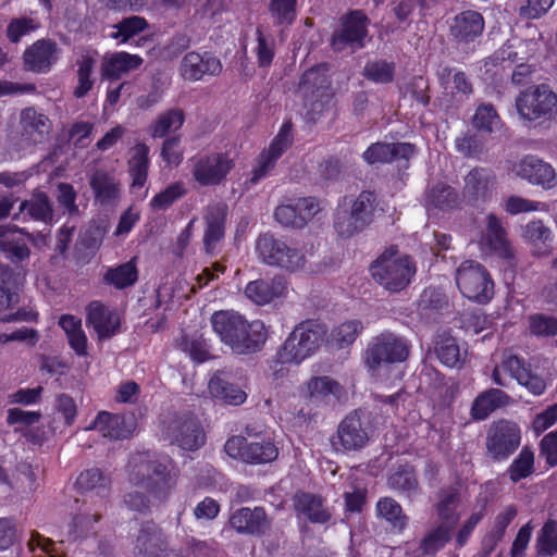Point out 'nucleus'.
<instances>
[{"label": "nucleus", "instance_id": "nucleus-35", "mask_svg": "<svg viewBox=\"0 0 557 557\" xmlns=\"http://www.w3.org/2000/svg\"><path fill=\"white\" fill-rule=\"evenodd\" d=\"M294 506L298 513L304 515L312 523H325L331 517L321 497L310 493L296 494Z\"/></svg>", "mask_w": 557, "mask_h": 557}, {"label": "nucleus", "instance_id": "nucleus-5", "mask_svg": "<svg viewBox=\"0 0 557 557\" xmlns=\"http://www.w3.org/2000/svg\"><path fill=\"white\" fill-rule=\"evenodd\" d=\"M326 336L324 325L306 321L297 325L281 347L283 360L299 364L314 354Z\"/></svg>", "mask_w": 557, "mask_h": 557}, {"label": "nucleus", "instance_id": "nucleus-43", "mask_svg": "<svg viewBox=\"0 0 557 557\" xmlns=\"http://www.w3.org/2000/svg\"><path fill=\"white\" fill-rule=\"evenodd\" d=\"M110 484V478L98 468L83 471L76 480V485L79 490L85 492L95 491L98 495L107 493Z\"/></svg>", "mask_w": 557, "mask_h": 557}, {"label": "nucleus", "instance_id": "nucleus-23", "mask_svg": "<svg viewBox=\"0 0 557 557\" xmlns=\"http://www.w3.org/2000/svg\"><path fill=\"white\" fill-rule=\"evenodd\" d=\"M414 151V146L409 143H375L363 152V159L369 164L408 161Z\"/></svg>", "mask_w": 557, "mask_h": 557}, {"label": "nucleus", "instance_id": "nucleus-41", "mask_svg": "<svg viewBox=\"0 0 557 557\" xmlns=\"http://www.w3.org/2000/svg\"><path fill=\"white\" fill-rule=\"evenodd\" d=\"M459 197L455 188L445 184L436 183L426 193V207L447 210L458 205Z\"/></svg>", "mask_w": 557, "mask_h": 557}, {"label": "nucleus", "instance_id": "nucleus-64", "mask_svg": "<svg viewBox=\"0 0 557 557\" xmlns=\"http://www.w3.org/2000/svg\"><path fill=\"white\" fill-rule=\"evenodd\" d=\"M184 194V185L182 183H173L152 198L151 206L154 209L164 210Z\"/></svg>", "mask_w": 557, "mask_h": 557}, {"label": "nucleus", "instance_id": "nucleus-13", "mask_svg": "<svg viewBox=\"0 0 557 557\" xmlns=\"http://www.w3.org/2000/svg\"><path fill=\"white\" fill-rule=\"evenodd\" d=\"M320 210V202L315 198L305 197L293 203L278 206L275 209L274 218L283 226L301 228Z\"/></svg>", "mask_w": 557, "mask_h": 557}, {"label": "nucleus", "instance_id": "nucleus-6", "mask_svg": "<svg viewBox=\"0 0 557 557\" xmlns=\"http://www.w3.org/2000/svg\"><path fill=\"white\" fill-rule=\"evenodd\" d=\"M408 342L392 332L374 336L364 350L363 361L369 371L375 372L381 367L405 361L409 356Z\"/></svg>", "mask_w": 557, "mask_h": 557}, {"label": "nucleus", "instance_id": "nucleus-22", "mask_svg": "<svg viewBox=\"0 0 557 557\" xmlns=\"http://www.w3.org/2000/svg\"><path fill=\"white\" fill-rule=\"evenodd\" d=\"M227 216V206L218 202L208 206L203 220L206 230L203 234V246L207 253H213L216 245L223 239L225 233V222Z\"/></svg>", "mask_w": 557, "mask_h": 557}, {"label": "nucleus", "instance_id": "nucleus-60", "mask_svg": "<svg viewBox=\"0 0 557 557\" xmlns=\"http://www.w3.org/2000/svg\"><path fill=\"white\" fill-rule=\"evenodd\" d=\"M388 485L393 490L407 493L408 496L414 495L418 491V481L414 473L409 468H399L389 475Z\"/></svg>", "mask_w": 557, "mask_h": 557}, {"label": "nucleus", "instance_id": "nucleus-38", "mask_svg": "<svg viewBox=\"0 0 557 557\" xmlns=\"http://www.w3.org/2000/svg\"><path fill=\"white\" fill-rule=\"evenodd\" d=\"M21 277L12 269H5L0 277V311H7L20 304Z\"/></svg>", "mask_w": 557, "mask_h": 557}, {"label": "nucleus", "instance_id": "nucleus-42", "mask_svg": "<svg viewBox=\"0 0 557 557\" xmlns=\"http://www.w3.org/2000/svg\"><path fill=\"white\" fill-rule=\"evenodd\" d=\"M278 450L270 441L248 442L244 453V462L246 463H267L277 458Z\"/></svg>", "mask_w": 557, "mask_h": 557}, {"label": "nucleus", "instance_id": "nucleus-18", "mask_svg": "<svg viewBox=\"0 0 557 557\" xmlns=\"http://www.w3.org/2000/svg\"><path fill=\"white\" fill-rule=\"evenodd\" d=\"M230 525L240 534L261 535L270 529L271 521L262 507H243L231 515Z\"/></svg>", "mask_w": 557, "mask_h": 557}, {"label": "nucleus", "instance_id": "nucleus-3", "mask_svg": "<svg viewBox=\"0 0 557 557\" xmlns=\"http://www.w3.org/2000/svg\"><path fill=\"white\" fill-rule=\"evenodd\" d=\"M255 252L261 263L289 272L304 269L308 262L305 247H298L271 233H262L257 237Z\"/></svg>", "mask_w": 557, "mask_h": 557}, {"label": "nucleus", "instance_id": "nucleus-2", "mask_svg": "<svg viewBox=\"0 0 557 557\" xmlns=\"http://www.w3.org/2000/svg\"><path fill=\"white\" fill-rule=\"evenodd\" d=\"M372 277L385 289L397 293L405 289L417 272L416 262L397 246L386 248L370 268Z\"/></svg>", "mask_w": 557, "mask_h": 557}, {"label": "nucleus", "instance_id": "nucleus-11", "mask_svg": "<svg viewBox=\"0 0 557 557\" xmlns=\"http://www.w3.org/2000/svg\"><path fill=\"white\" fill-rule=\"evenodd\" d=\"M164 435L185 450H196L205 444V432L196 417L189 413L175 414L164 425Z\"/></svg>", "mask_w": 557, "mask_h": 557}, {"label": "nucleus", "instance_id": "nucleus-45", "mask_svg": "<svg viewBox=\"0 0 557 557\" xmlns=\"http://www.w3.org/2000/svg\"><path fill=\"white\" fill-rule=\"evenodd\" d=\"M484 29L483 16L475 11H466L455 17L451 25L454 35H481Z\"/></svg>", "mask_w": 557, "mask_h": 557}, {"label": "nucleus", "instance_id": "nucleus-51", "mask_svg": "<svg viewBox=\"0 0 557 557\" xmlns=\"http://www.w3.org/2000/svg\"><path fill=\"white\" fill-rule=\"evenodd\" d=\"M0 251L3 252L11 262H22L30 256L29 248L9 236L7 230H0Z\"/></svg>", "mask_w": 557, "mask_h": 557}, {"label": "nucleus", "instance_id": "nucleus-48", "mask_svg": "<svg viewBox=\"0 0 557 557\" xmlns=\"http://www.w3.org/2000/svg\"><path fill=\"white\" fill-rule=\"evenodd\" d=\"M376 511L381 518L398 530H403L407 524V517L400 505L391 497L381 498L376 504Z\"/></svg>", "mask_w": 557, "mask_h": 557}, {"label": "nucleus", "instance_id": "nucleus-49", "mask_svg": "<svg viewBox=\"0 0 557 557\" xmlns=\"http://www.w3.org/2000/svg\"><path fill=\"white\" fill-rule=\"evenodd\" d=\"M534 472V453L529 447H523L508 468V474L512 482L517 483L530 476Z\"/></svg>", "mask_w": 557, "mask_h": 557}, {"label": "nucleus", "instance_id": "nucleus-56", "mask_svg": "<svg viewBox=\"0 0 557 557\" xmlns=\"http://www.w3.org/2000/svg\"><path fill=\"white\" fill-rule=\"evenodd\" d=\"M438 359L447 367H456L462 360V355L454 337L443 335L435 347Z\"/></svg>", "mask_w": 557, "mask_h": 557}, {"label": "nucleus", "instance_id": "nucleus-28", "mask_svg": "<svg viewBox=\"0 0 557 557\" xmlns=\"http://www.w3.org/2000/svg\"><path fill=\"white\" fill-rule=\"evenodd\" d=\"M285 289L282 277L275 276L271 280L259 278L247 284L245 295L257 305H267L274 298L280 297Z\"/></svg>", "mask_w": 557, "mask_h": 557}, {"label": "nucleus", "instance_id": "nucleus-52", "mask_svg": "<svg viewBox=\"0 0 557 557\" xmlns=\"http://www.w3.org/2000/svg\"><path fill=\"white\" fill-rule=\"evenodd\" d=\"M341 35H367L370 18L362 10H350L341 17Z\"/></svg>", "mask_w": 557, "mask_h": 557}, {"label": "nucleus", "instance_id": "nucleus-27", "mask_svg": "<svg viewBox=\"0 0 557 557\" xmlns=\"http://www.w3.org/2000/svg\"><path fill=\"white\" fill-rule=\"evenodd\" d=\"M143 64V59L137 54L127 52H117L103 58L101 64V75L107 79H119L123 75L138 69Z\"/></svg>", "mask_w": 557, "mask_h": 557}, {"label": "nucleus", "instance_id": "nucleus-36", "mask_svg": "<svg viewBox=\"0 0 557 557\" xmlns=\"http://www.w3.org/2000/svg\"><path fill=\"white\" fill-rule=\"evenodd\" d=\"M124 424L125 418L123 416L101 411L86 430H97L104 437L117 440L127 437L129 434V430H126Z\"/></svg>", "mask_w": 557, "mask_h": 557}, {"label": "nucleus", "instance_id": "nucleus-8", "mask_svg": "<svg viewBox=\"0 0 557 557\" xmlns=\"http://www.w3.org/2000/svg\"><path fill=\"white\" fill-rule=\"evenodd\" d=\"M372 429L366 421L361 410L349 412L338 424L332 437V446L336 451L349 453L362 449L370 441Z\"/></svg>", "mask_w": 557, "mask_h": 557}, {"label": "nucleus", "instance_id": "nucleus-32", "mask_svg": "<svg viewBox=\"0 0 557 557\" xmlns=\"http://www.w3.org/2000/svg\"><path fill=\"white\" fill-rule=\"evenodd\" d=\"M460 503L459 488L456 486L443 487L437 493V502L435 505L436 513L440 522L456 525L459 516L456 510Z\"/></svg>", "mask_w": 557, "mask_h": 557}, {"label": "nucleus", "instance_id": "nucleus-4", "mask_svg": "<svg viewBox=\"0 0 557 557\" xmlns=\"http://www.w3.org/2000/svg\"><path fill=\"white\" fill-rule=\"evenodd\" d=\"M375 201L373 193L361 191L355 200L339 205L333 220L338 236L350 238L368 227L373 222Z\"/></svg>", "mask_w": 557, "mask_h": 557}, {"label": "nucleus", "instance_id": "nucleus-59", "mask_svg": "<svg viewBox=\"0 0 557 557\" xmlns=\"http://www.w3.org/2000/svg\"><path fill=\"white\" fill-rule=\"evenodd\" d=\"M363 330V325L358 320L342 323L332 332V341L339 347L351 345Z\"/></svg>", "mask_w": 557, "mask_h": 557}, {"label": "nucleus", "instance_id": "nucleus-63", "mask_svg": "<svg viewBox=\"0 0 557 557\" xmlns=\"http://www.w3.org/2000/svg\"><path fill=\"white\" fill-rule=\"evenodd\" d=\"M297 0H271L270 11L281 25H289L296 16Z\"/></svg>", "mask_w": 557, "mask_h": 557}, {"label": "nucleus", "instance_id": "nucleus-15", "mask_svg": "<svg viewBox=\"0 0 557 557\" xmlns=\"http://www.w3.org/2000/svg\"><path fill=\"white\" fill-rule=\"evenodd\" d=\"M292 143V123L286 122L272 140L269 149L261 153L258 166L252 172L250 183L256 184L263 178L274 168L276 160L287 150Z\"/></svg>", "mask_w": 557, "mask_h": 557}, {"label": "nucleus", "instance_id": "nucleus-46", "mask_svg": "<svg viewBox=\"0 0 557 557\" xmlns=\"http://www.w3.org/2000/svg\"><path fill=\"white\" fill-rule=\"evenodd\" d=\"M95 63V59L87 54L82 55L77 60V86L73 90L74 97L83 98L91 90L95 83L91 78Z\"/></svg>", "mask_w": 557, "mask_h": 557}, {"label": "nucleus", "instance_id": "nucleus-44", "mask_svg": "<svg viewBox=\"0 0 557 557\" xmlns=\"http://www.w3.org/2000/svg\"><path fill=\"white\" fill-rule=\"evenodd\" d=\"M456 149L466 158H480L485 152V138L478 132H466L455 140Z\"/></svg>", "mask_w": 557, "mask_h": 557}, {"label": "nucleus", "instance_id": "nucleus-40", "mask_svg": "<svg viewBox=\"0 0 557 557\" xmlns=\"http://www.w3.org/2000/svg\"><path fill=\"white\" fill-rule=\"evenodd\" d=\"M210 394L230 405H240L246 400V393L238 386L230 383L221 373L214 374L209 382Z\"/></svg>", "mask_w": 557, "mask_h": 557}, {"label": "nucleus", "instance_id": "nucleus-1", "mask_svg": "<svg viewBox=\"0 0 557 557\" xmlns=\"http://www.w3.org/2000/svg\"><path fill=\"white\" fill-rule=\"evenodd\" d=\"M210 322L221 342L235 354L257 352L267 341L264 324L261 321L249 322L234 310L215 311Z\"/></svg>", "mask_w": 557, "mask_h": 557}, {"label": "nucleus", "instance_id": "nucleus-50", "mask_svg": "<svg viewBox=\"0 0 557 557\" xmlns=\"http://www.w3.org/2000/svg\"><path fill=\"white\" fill-rule=\"evenodd\" d=\"M472 125L479 132L493 133L500 125V119L490 103L480 104L472 117Z\"/></svg>", "mask_w": 557, "mask_h": 557}, {"label": "nucleus", "instance_id": "nucleus-37", "mask_svg": "<svg viewBox=\"0 0 557 557\" xmlns=\"http://www.w3.org/2000/svg\"><path fill=\"white\" fill-rule=\"evenodd\" d=\"M20 122L23 134L28 136L34 143L41 141L51 127L49 119L33 108L22 110Z\"/></svg>", "mask_w": 557, "mask_h": 557}, {"label": "nucleus", "instance_id": "nucleus-53", "mask_svg": "<svg viewBox=\"0 0 557 557\" xmlns=\"http://www.w3.org/2000/svg\"><path fill=\"white\" fill-rule=\"evenodd\" d=\"M536 549L539 555L553 556L557 553V521H546L537 534Z\"/></svg>", "mask_w": 557, "mask_h": 557}, {"label": "nucleus", "instance_id": "nucleus-7", "mask_svg": "<svg viewBox=\"0 0 557 557\" xmlns=\"http://www.w3.org/2000/svg\"><path fill=\"white\" fill-rule=\"evenodd\" d=\"M456 283L461 294L479 304L490 301L494 295V282L481 263L463 261L456 271Z\"/></svg>", "mask_w": 557, "mask_h": 557}, {"label": "nucleus", "instance_id": "nucleus-54", "mask_svg": "<svg viewBox=\"0 0 557 557\" xmlns=\"http://www.w3.org/2000/svg\"><path fill=\"white\" fill-rule=\"evenodd\" d=\"M307 389L311 398L324 399L329 396L338 398L342 392L341 385L329 376H317L309 380Z\"/></svg>", "mask_w": 557, "mask_h": 557}, {"label": "nucleus", "instance_id": "nucleus-39", "mask_svg": "<svg viewBox=\"0 0 557 557\" xmlns=\"http://www.w3.org/2000/svg\"><path fill=\"white\" fill-rule=\"evenodd\" d=\"M185 114L182 109H170L160 113L149 126L152 138H165L171 133L177 132L184 124Z\"/></svg>", "mask_w": 557, "mask_h": 557}, {"label": "nucleus", "instance_id": "nucleus-20", "mask_svg": "<svg viewBox=\"0 0 557 557\" xmlns=\"http://www.w3.org/2000/svg\"><path fill=\"white\" fill-rule=\"evenodd\" d=\"M89 185L95 201L101 206L115 205L121 196V183L113 172L96 169L89 175Z\"/></svg>", "mask_w": 557, "mask_h": 557}, {"label": "nucleus", "instance_id": "nucleus-30", "mask_svg": "<svg viewBox=\"0 0 557 557\" xmlns=\"http://www.w3.org/2000/svg\"><path fill=\"white\" fill-rule=\"evenodd\" d=\"M495 176L486 168H474L465 176L463 196L470 199H485L494 186Z\"/></svg>", "mask_w": 557, "mask_h": 557}, {"label": "nucleus", "instance_id": "nucleus-55", "mask_svg": "<svg viewBox=\"0 0 557 557\" xmlns=\"http://www.w3.org/2000/svg\"><path fill=\"white\" fill-rule=\"evenodd\" d=\"M454 525L440 522L438 527L430 532L421 542V548L424 554L432 555L450 540Z\"/></svg>", "mask_w": 557, "mask_h": 557}, {"label": "nucleus", "instance_id": "nucleus-58", "mask_svg": "<svg viewBox=\"0 0 557 557\" xmlns=\"http://www.w3.org/2000/svg\"><path fill=\"white\" fill-rule=\"evenodd\" d=\"M100 513L86 508L83 512L76 515L70 525V534L73 539L88 535L94 530V524L100 519Z\"/></svg>", "mask_w": 557, "mask_h": 557}, {"label": "nucleus", "instance_id": "nucleus-62", "mask_svg": "<svg viewBox=\"0 0 557 557\" xmlns=\"http://www.w3.org/2000/svg\"><path fill=\"white\" fill-rule=\"evenodd\" d=\"M530 332L536 336H555L557 335V319L543 313L530 315Z\"/></svg>", "mask_w": 557, "mask_h": 557}, {"label": "nucleus", "instance_id": "nucleus-26", "mask_svg": "<svg viewBox=\"0 0 557 557\" xmlns=\"http://www.w3.org/2000/svg\"><path fill=\"white\" fill-rule=\"evenodd\" d=\"M23 213L29 219L45 224H50L54 218L52 202L48 195L40 190H36L29 199L21 202L18 212L13 215V220H17Z\"/></svg>", "mask_w": 557, "mask_h": 557}, {"label": "nucleus", "instance_id": "nucleus-19", "mask_svg": "<svg viewBox=\"0 0 557 557\" xmlns=\"http://www.w3.org/2000/svg\"><path fill=\"white\" fill-rule=\"evenodd\" d=\"M516 174L533 185L550 189L556 183V173L552 165L535 156H527L517 164Z\"/></svg>", "mask_w": 557, "mask_h": 557}, {"label": "nucleus", "instance_id": "nucleus-24", "mask_svg": "<svg viewBox=\"0 0 557 557\" xmlns=\"http://www.w3.org/2000/svg\"><path fill=\"white\" fill-rule=\"evenodd\" d=\"M23 58L28 71L46 73L57 61V45L51 39H39L26 49Z\"/></svg>", "mask_w": 557, "mask_h": 557}, {"label": "nucleus", "instance_id": "nucleus-47", "mask_svg": "<svg viewBox=\"0 0 557 557\" xmlns=\"http://www.w3.org/2000/svg\"><path fill=\"white\" fill-rule=\"evenodd\" d=\"M362 75L375 84H388L395 75V63L385 60L368 61L362 70Z\"/></svg>", "mask_w": 557, "mask_h": 557}, {"label": "nucleus", "instance_id": "nucleus-12", "mask_svg": "<svg viewBox=\"0 0 557 557\" xmlns=\"http://www.w3.org/2000/svg\"><path fill=\"white\" fill-rule=\"evenodd\" d=\"M131 482L161 499L170 488L166 467L157 460L140 459L133 467Z\"/></svg>", "mask_w": 557, "mask_h": 557}, {"label": "nucleus", "instance_id": "nucleus-9", "mask_svg": "<svg viewBox=\"0 0 557 557\" xmlns=\"http://www.w3.org/2000/svg\"><path fill=\"white\" fill-rule=\"evenodd\" d=\"M516 108L524 120H549L557 113V95L545 84L530 87L518 96Z\"/></svg>", "mask_w": 557, "mask_h": 557}, {"label": "nucleus", "instance_id": "nucleus-21", "mask_svg": "<svg viewBox=\"0 0 557 557\" xmlns=\"http://www.w3.org/2000/svg\"><path fill=\"white\" fill-rule=\"evenodd\" d=\"M86 311V323L94 327L99 339L111 338L119 332V314L102 302L91 301Z\"/></svg>", "mask_w": 557, "mask_h": 557}, {"label": "nucleus", "instance_id": "nucleus-14", "mask_svg": "<svg viewBox=\"0 0 557 557\" xmlns=\"http://www.w3.org/2000/svg\"><path fill=\"white\" fill-rule=\"evenodd\" d=\"M233 160L224 153H212L199 158L193 169L195 180L203 185H218L233 169Z\"/></svg>", "mask_w": 557, "mask_h": 557}, {"label": "nucleus", "instance_id": "nucleus-31", "mask_svg": "<svg viewBox=\"0 0 557 557\" xmlns=\"http://www.w3.org/2000/svg\"><path fill=\"white\" fill-rule=\"evenodd\" d=\"M326 71L325 64H321L309 69L302 74L298 87L307 100L326 95L329 86Z\"/></svg>", "mask_w": 557, "mask_h": 557}, {"label": "nucleus", "instance_id": "nucleus-10", "mask_svg": "<svg viewBox=\"0 0 557 557\" xmlns=\"http://www.w3.org/2000/svg\"><path fill=\"white\" fill-rule=\"evenodd\" d=\"M521 432L511 421L499 420L492 423L486 435V453L494 461L509 458L520 445Z\"/></svg>", "mask_w": 557, "mask_h": 557}, {"label": "nucleus", "instance_id": "nucleus-25", "mask_svg": "<svg viewBox=\"0 0 557 557\" xmlns=\"http://www.w3.org/2000/svg\"><path fill=\"white\" fill-rule=\"evenodd\" d=\"M136 548L147 557H171L174 550L166 552V544L161 530L152 522L144 524L136 539Z\"/></svg>", "mask_w": 557, "mask_h": 557}, {"label": "nucleus", "instance_id": "nucleus-16", "mask_svg": "<svg viewBox=\"0 0 557 557\" xmlns=\"http://www.w3.org/2000/svg\"><path fill=\"white\" fill-rule=\"evenodd\" d=\"M502 370L508 372L520 385L525 386L533 395H541L546 384L544 380L534 374L525 361L518 356L505 350L500 361Z\"/></svg>", "mask_w": 557, "mask_h": 557}, {"label": "nucleus", "instance_id": "nucleus-57", "mask_svg": "<svg viewBox=\"0 0 557 557\" xmlns=\"http://www.w3.org/2000/svg\"><path fill=\"white\" fill-rule=\"evenodd\" d=\"M106 281L116 288H125L137 281V269L132 262H126L106 273Z\"/></svg>", "mask_w": 557, "mask_h": 557}, {"label": "nucleus", "instance_id": "nucleus-17", "mask_svg": "<svg viewBox=\"0 0 557 557\" xmlns=\"http://www.w3.org/2000/svg\"><path fill=\"white\" fill-rule=\"evenodd\" d=\"M482 244L498 257L507 260L510 265L515 264L516 252L507 238L506 228L502 220L493 213L486 216V228L482 236Z\"/></svg>", "mask_w": 557, "mask_h": 557}, {"label": "nucleus", "instance_id": "nucleus-34", "mask_svg": "<svg viewBox=\"0 0 557 557\" xmlns=\"http://www.w3.org/2000/svg\"><path fill=\"white\" fill-rule=\"evenodd\" d=\"M509 399L502 389L490 388L474 399L471 407L472 417L475 420H484L498 407L506 406Z\"/></svg>", "mask_w": 557, "mask_h": 557}, {"label": "nucleus", "instance_id": "nucleus-33", "mask_svg": "<svg viewBox=\"0 0 557 557\" xmlns=\"http://www.w3.org/2000/svg\"><path fill=\"white\" fill-rule=\"evenodd\" d=\"M129 153L128 172L132 177V187L141 188L148 176L149 147L144 143H138L131 148Z\"/></svg>", "mask_w": 557, "mask_h": 557}, {"label": "nucleus", "instance_id": "nucleus-61", "mask_svg": "<svg viewBox=\"0 0 557 557\" xmlns=\"http://www.w3.org/2000/svg\"><path fill=\"white\" fill-rule=\"evenodd\" d=\"M184 149L181 135L165 137L161 147V158L170 165H178L183 160Z\"/></svg>", "mask_w": 557, "mask_h": 557}, {"label": "nucleus", "instance_id": "nucleus-29", "mask_svg": "<svg viewBox=\"0 0 557 557\" xmlns=\"http://www.w3.org/2000/svg\"><path fill=\"white\" fill-rule=\"evenodd\" d=\"M221 71V63L216 58H203L199 53H187L182 62L181 72L185 79L198 81L205 74L215 75Z\"/></svg>", "mask_w": 557, "mask_h": 557}]
</instances>
